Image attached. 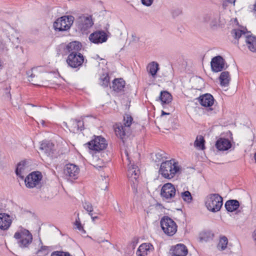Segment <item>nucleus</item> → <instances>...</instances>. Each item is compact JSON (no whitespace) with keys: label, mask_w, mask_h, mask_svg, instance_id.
<instances>
[{"label":"nucleus","mask_w":256,"mask_h":256,"mask_svg":"<svg viewBox=\"0 0 256 256\" xmlns=\"http://www.w3.org/2000/svg\"><path fill=\"white\" fill-rule=\"evenodd\" d=\"M180 170L178 162L172 159L161 164L159 172L164 178L171 179L180 172Z\"/></svg>","instance_id":"obj_1"},{"label":"nucleus","mask_w":256,"mask_h":256,"mask_svg":"<svg viewBox=\"0 0 256 256\" xmlns=\"http://www.w3.org/2000/svg\"><path fill=\"white\" fill-rule=\"evenodd\" d=\"M133 122L132 117L129 114L124 116L122 124L118 123L114 126V132L116 136L123 140L130 132V126Z\"/></svg>","instance_id":"obj_2"},{"label":"nucleus","mask_w":256,"mask_h":256,"mask_svg":"<svg viewBox=\"0 0 256 256\" xmlns=\"http://www.w3.org/2000/svg\"><path fill=\"white\" fill-rule=\"evenodd\" d=\"M222 198L218 194H208L206 198L205 205L207 209L216 212L220 210L222 206Z\"/></svg>","instance_id":"obj_3"},{"label":"nucleus","mask_w":256,"mask_h":256,"mask_svg":"<svg viewBox=\"0 0 256 256\" xmlns=\"http://www.w3.org/2000/svg\"><path fill=\"white\" fill-rule=\"evenodd\" d=\"M14 237L17 240L18 244L21 248H28L32 240L31 233L26 229L22 227L15 232Z\"/></svg>","instance_id":"obj_4"},{"label":"nucleus","mask_w":256,"mask_h":256,"mask_svg":"<svg viewBox=\"0 0 256 256\" xmlns=\"http://www.w3.org/2000/svg\"><path fill=\"white\" fill-rule=\"evenodd\" d=\"M125 154L127 156L128 160L130 161L128 168V176L130 180L132 182V186L134 190H136L138 186V178L139 177L140 172L138 166L132 164L131 162H134L133 160H130L131 157L129 156L128 152L126 150Z\"/></svg>","instance_id":"obj_5"},{"label":"nucleus","mask_w":256,"mask_h":256,"mask_svg":"<svg viewBox=\"0 0 256 256\" xmlns=\"http://www.w3.org/2000/svg\"><path fill=\"white\" fill-rule=\"evenodd\" d=\"M42 176L40 172H34L30 174L26 178V186L30 188H40L42 186Z\"/></svg>","instance_id":"obj_6"},{"label":"nucleus","mask_w":256,"mask_h":256,"mask_svg":"<svg viewBox=\"0 0 256 256\" xmlns=\"http://www.w3.org/2000/svg\"><path fill=\"white\" fill-rule=\"evenodd\" d=\"M74 18L72 16H64L58 18L54 24V28L58 31L67 30L72 26Z\"/></svg>","instance_id":"obj_7"},{"label":"nucleus","mask_w":256,"mask_h":256,"mask_svg":"<svg viewBox=\"0 0 256 256\" xmlns=\"http://www.w3.org/2000/svg\"><path fill=\"white\" fill-rule=\"evenodd\" d=\"M90 150L99 152L106 148L108 144L106 139L102 136H94L86 144Z\"/></svg>","instance_id":"obj_8"},{"label":"nucleus","mask_w":256,"mask_h":256,"mask_svg":"<svg viewBox=\"0 0 256 256\" xmlns=\"http://www.w3.org/2000/svg\"><path fill=\"white\" fill-rule=\"evenodd\" d=\"M160 226L164 232L168 236H172L177 231L176 223L168 216H164L162 218Z\"/></svg>","instance_id":"obj_9"},{"label":"nucleus","mask_w":256,"mask_h":256,"mask_svg":"<svg viewBox=\"0 0 256 256\" xmlns=\"http://www.w3.org/2000/svg\"><path fill=\"white\" fill-rule=\"evenodd\" d=\"M160 194L163 200L171 202L176 194L175 186L171 183L165 184L161 188Z\"/></svg>","instance_id":"obj_10"},{"label":"nucleus","mask_w":256,"mask_h":256,"mask_svg":"<svg viewBox=\"0 0 256 256\" xmlns=\"http://www.w3.org/2000/svg\"><path fill=\"white\" fill-rule=\"evenodd\" d=\"M94 22L91 16L82 14L79 16L76 20L77 28L82 32H84L91 28Z\"/></svg>","instance_id":"obj_11"},{"label":"nucleus","mask_w":256,"mask_h":256,"mask_svg":"<svg viewBox=\"0 0 256 256\" xmlns=\"http://www.w3.org/2000/svg\"><path fill=\"white\" fill-rule=\"evenodd\" d=\"M84 62V57L80 53L70 54L66 59L68 64L72 68H77L80 66Z\"/></svg>","instance_id":"obj_12"},{"label":"nucleus","mask_w":256,"mask_h":256,"mask_svg":"<svg viewBox=\"0 0 256 256\" xmlns=\"http://www.w3.org/2000/svg\"><path fill=\"white\" fill-rule=\"evenodd\" d=\"M64 173L68 178L72 180L78 178L80 174V168L76 164H68L66 165L64 168Z\"/></svg>","instance_id":"obj_13"},{"label":"nucleus","mask_w":256,"mask_h":256,"mask_svg":"<svg viewBox=\"0 0 256 256\" xmlns=\"http://www.w3.org/2000/svg\"><path fill=\"white\" fill-rule=\"evenodd\" d=\"M211 68L214 72H219L227 68L224 60L220 56L213 58L210 62Z\"/></svg>","instance_id":"obj_14"},{"label":"nucleus","mask_w":256,"mask_h":256,"mask_svg":"<svg viewBox=\"0 0 256 256\" xmlns=\"http://www.w3.org/2000/svg\"><path fill=\"white\" fill-rule=\"evenodd\" d=\"M82 47V45L80 42L77 41L72 42L63 46V54L80 53L79 51L81 50Z\"/></svg>","instance_id":"obj_15"},{"label":"nucleus","mask_w":256,"mask_h":256,"mask_svg":"<svg viewBox=\"0 0 256 256\" xmlns=\"http://www.w3.org/2000/svg\"><path fill=\"white\" fill-rule=\"evenodd\" d=\"M43 68L41 66L33 68L31 70L27 72L26 74L28 76V80L35 85H39L37 82L42 81V76L38 75V72H42Z\"/></svg>","instance_id":"obj_16"},{"label":"nucleus","mask_w":256,"mask_h":256,"mask_svg":"<svg viewBox=\"0 0 256 256\" xmlns=\"http://www.w3.org/2000/svg\"><path fill=\"white\" fill-rule=\"evenodd\" d=\"M203 21L209 24L212 28H215L220 24V16L214 14H206L203 17Z\"/></svg>","instance_id":"obj_17"},{"label":"nucleus","mask_w":256,"mask_h":256,"mask_svg":"<svg viewBox=\"0 0 256 256\" xmlns=\"http://www.w3.org/2000/svg\"><path fill=\"white\" fill-rule=\"evenodd\" d=\"M90 40L94 44H102L107 40V36L104 31H96L89 36Z\"/></svg>","instance_id":"obj_18"},{"label":"nucleus","mask_w":256,"mask_h":256,"mask_svg":"<svg viewBox=\"0 0 256 256\" xmlns=\"http://www.w3.org/2000/svg\"><path fill=\"white\" fill-rule=\"evenodd\" d=\"M170 250L172 251V256H186L188 253L187 248L182 244L172 246Z\"/></svg>","instance_id":"obj_19"},{"label":"nucleus","mask_w":256,"mask_h":256,"mask_svg":"<svg viewBox=\"0 0 256 256\" xmlns=\"http://www.w3.org/2000/svg\"><path fill=\"white\" fill-rule=\"evenodd\" d=\"M154 250V247L150 243H144L140 245L136 254L137 256H147Z\"/></svg>","instance_id":"obj_20"},{"label":"nucleus","mask_w":256,"mask_h":256,"mask_svg":"<svg viewBox=\"0 0 256 256\" xmlns=\"http://www.w3.org/2000/svg\"><path fill=\"white\" fill-rule=\"evenodd\" d=\"M40 149L47 156H51L54 152V145L50 141H43L40 144Z\"/></svg>","instance_id":"obj_21"},{"label":"nucleus","mask_w":256,"mask_h":256,"mask_svg":"<svg viewBox=\"0 0 256 256\" xmlns=\"http://www.w3.org/2000/svg\"><path fill=\"white\" fill-rule=\"evenodd\" d=\"M12 220L10 216L6 214H0V228L2 230H8L11 225Z\"/></svg>","instance_id":"obj_22"},{"label":"nucleus","mask_w":256,"mask_h":256,"mask_svg":"<svg viewBox=\"0 0 256 256\" xmlns=\"http://www.w3.org/2000/svg\"><path fill=\"white\" fill-rule=\"evenodd\" d=\"M10 42V38L6 36H0V54L6 55L9 48L8 43Z\"/></svg>","instance_id":"obj_23"},{"label":"nucleus","mask_w":256,"mask_h":256,"mask_svg":"<svg viewBox=\"0 0 256 256\" xmlns=\"http://www.w3.org/2000/svg\"><path fill=\"white\" fill-rule=\"evenodd\" d=\"M216 148L219 150H226L232 146L230 142L227 138H220L216 142Z\"/></svg>","instance_id":"obj_24"},{"label":"nucleus","mask_w":256,"mask_h":256,"mask_svg":"<svg viewBox=\"0 0 256 256\" xmlns=\"http://www.w3.org/2000/svg\"><path fill=\"white\" fill-rule=\"evenodd\" d=\"M199 102L202 106L205 107H210L214 104V98L212 94H206L200 96Z\"/></svg>","instance_id":"obj_25"},{"label":"nucleus","mask_w":256,"mask_h":256,"mask_svg":"<svg viewBox=\"0 0 256 256\" xmlns=\"http://www.w3.org/2000/svg\"><path fill=\"white\" fill-rule=\"evenodd\" d=\"M70 130L73 132H77L84 129V122L81 120H72L70 122Z\"/></svg>","instance_id":"obj_26"},{"label":"nucleus","mask_w":256,"mask_h":256,"mask_svg":"<svg viewBox=\"0 0 256 256\" xmlns=\"http://www.w3.org/2000/svg\"><path fill=\"white\" fill-rule=\"evenodd\" d=\"M246 46L248 49L253 52H256V37L250 34L246 37Z\"/></svg>","instance_id":"obj_27"},{"label":"nucleus","mask_w":256,"mask_h":256,"mask_svg":"<svg viewBox=\"0 0 256 256\" xmlns=\"http://www.w3.org/2000/svg\"><path fill=\"white\" fill-rule=\"evenodd\" d=\"M125 82L122 78H116L112 81V85L110 88L114 91L119 92L123 90Z\"/></svg>","instance_id":"obj_28"},{"label":"nucleus","mask_w":256,"mask_h":256,"mask_svg":"<svg viewBox=\"0 0 256 256\" xmlns=\"http://www.w3.org/2000/svg\"><path fill=\"white\" fill-rule=\"evenodd\" d=\"M220 84L222 86H228L230 80V74L228 72H223L220 74L219 77Z\"/></svg>","instance_id":"obj_29"},{"label":"nucleus","mask_w":256,"mask_h":256,"mask_svg":"<svg viewBox=\"0 0 256 256\" xmlns=\"http://www.w3.org/2000/svg\"><path fill=\"white\" fill-rule=\"evenodd\" d=\"M158 70L159 65L158 63L156 62H150L147 66V71L153 78H156Z\"/></svg>","instance_id":"obj_30"},{"label":"nucleus","mask_w":256,"mask_h":256,"mask_svg":"<svg viewBox=\"0 0 256 256\" xmlns=\"http://www.w3.org/2000/svg\"><path fill=\"white\" fill-rule=\"evenodd\" d=\"M158 98L160 100L162 104L164 106V104H168L172 102V96L168 92L164 91L160 92Z\"/></svg>","instance_id":"obj_31"},{"label":"nucleus","mask_w":256,"mask_h":256,"mask_svg":"<svg viewBox=\"0 0 256 256\" xmlns=\"http://www.w3.org/2000/svg\"><path fill=\"white\" fill-rule=\"evenodd\" d=\"M224 206L228 211L232 212L238 208L240 204L238 200H232L227 201Z\"/></svg>","instance_id":"obj_32"},{"label":"nucleus","mask_w":256,"mask_h":256,"mask_svg":"<svg viewBox=\"0 0 256 256\" xmlns=\"http://www.w3.org/2000/svg\"><path fill=\"white\" fill-rule=\"evenodd\" d=\"M99 84L103 88H106L110 85V77L108 73L100 75L99 78Z\"/></svg>","instance_id":"obj_33"},{"label":"nucleus","mask_w":256,"mask_h":256,"mask_svg":"<svg viewBox=\"0 0 256 256\" xmlns=\"http://www.w3.org/2000/svg\"><path fill=\"white\" fill-rule=\"evenodd\" d=\"M232 34L236 39L238 40L240 38H244L245 41L246 37L250 35L248 32H246L244 31L239 29L234 30Z\"/></svg>","instance_id":"obj_34"},{"label":"nucleus","mask_w":256,"mask_h":256,"mask_svg":"<svg viewBox=\"0 0 256 256\" xmlns=\"http://www.w3.org/2000/svg\"><path fill=\"white\" fill-rule=\"evenodd\" d=\"M204 142V137L202 136H198L194 142V146L198 149L203 150L205 148Z\"/></svg>","instance_id":"obj_35"},{"label":"nucleus","mask_w":256,"mask_h":256,"mask_svg":"<svg viewBox=\"0 0 256 256\" xmlns=\"http://www.w3.org/2000/svg\"><path fill=\"white\" fill-rule=\"evenodd\" d=\"M26 168V162L22 161L20 162H19L18 164L16 170V173L17 176H18L22 178L24 177L23 174L24 172V170H25Z\"/></svg>","instance_id":"obj_36"},{"label":"nucleus","mask_w":256,"mask_h":256,"mask_svg":"<svg viewBox=\"0 0 256 256\" xmlns=\"http://www.w3.org/2000/svg\"><path fill=\"white\" fill-rule=\"evenodd\" d=\"M228 240L225 236H222L220 237L218 244V248L220 250H224L228 245Z\"/></svg>","instance_id":"obj_37"},{"label":"nucleus","mask_w":256,"mask_h":256,"mask_svg":"<svg viewBox=\"0 0 256 256\" xmlns=\"http://www.w3.org/2000/svg\"><path fill=\"white\" fill-rule=\"evenodd\" d=\"M180 196L184 201L187 203H190L192 200L190 192L188 190L182 192L180 194Z\"/></svg>","instance_id":"obj_38"},{"label":"nucleus","mask_w":256,"mask_h":256,"mask_svg":"<svg viewBox=\"0 0 256 256\" xmlns=\"http://www.w3.org/2000/svg\"><path fill=\"white\" fill-rule=\"evenodd\" d=\"M94 166L97 168H101L104 166V164L102 160H101L96 157L94 158Z\"/></svg>","instance_id":"obj_39"},{"label":"nucleus","mask_w":256,"mask_h":256,"mask_svg":"<svg viewBox=\"0 0 256 256\" xmlns=\"http://www.w3.org/2000/svg\"><path fill=\"white\" fill-rule=\"evenodd\" d=\"M83 207L89 213H92L93 207L90 203L88 202H84L83 204Z\"/></svg>","instance_id":"obj_40"},{"label":"nucleus","mask_w":256,"mask_h":256,"mask_svg":"<svg viewBox=\"0 0 256 256\" xmlns=\"http://www.w3.org/2000/svg\"><path fill=\"white\" fill-rule=\"evenodd\" d=\"M51 256H70V254L67 252H54L51 254Z\"/></svg>","instance_id":"obj_41"},{"label":"nucleus","mask_w":256,"mask_h":256,"mask_svg":"<svg viewBox=\"0 0 256 256\" xmlns=\"http://www.w3.org/2000/svg\"><path fill=\"white\" fill-rule=\"evenodd\" d=\"M142 3L146 6H150L153 3L154 0H141Z\"/></svg>","instance_id":"obj_42"},{"label":"nucleus","mask_w":256,"mask_h":256,"mask_svg":"<svg viewBox=\"0 0 256 256\" xmlns=\"http://www.w3.org/2000/svg\"><path fill=\"white\" fill-rule=\"evenodd\" d=\"M75 226H76V228L79 230H81L82 228V226L79 220V219L78 220H76Z\"/></svg>","instance_id":"obj_43"},{"label":"nucleus","mask_w":256,"mask_h":256,"mask_svg":"<svg viewBox=\"0 0 256 256\" xmlns=\"http://www.w3.org/2000/svg\"><path fill=\"white\" fill-rule=\"evenodd\" d=\"M102 243L104 244V245L102 246H106L107 248H108L109 247L111 246V244L108 240H104L102 242Z\"/></svg>","instance_id":"obj_44"},{"label":"nucleus","mask_w":256,"mask_h":256,"mask_svg":"<svg viewBox=\"0 0 256 256\" xmlns=\"http://www.w3.org/2000/svg\"><path fill=\"white\" fill-rule=\"evenodd\" d=\"M132 40L134 42H138L139 40V38L137 36L136 34L132 35Z\"/></svg>","instance_id":"obj_45"},{"label":"nucleus","mask_w":256,"mask_h":256,"mask_svg":"<svg viewBox=\"0 0 256 256\" xmlns=\"http://www.w3.org/2000/svg\"><path fill=\"white\" fill-rule=\"evenodd\" d=\"M137 244V242H136L134 241H133L132 242L131 244H130V246H132V248L134 249L136 246Z\"/></svg>","instance_id":"obj_46"},{"label":"nucleus","mask_w":256,"mask_h":256,"mask_svg":"<svg viewBox=\"0 0 256 256\" xmlns=\"http://www.w3.org/2000/svg\"><path fill=\"white\" fill-rule=\"evenodd\" d=\"M89 214L91 216V218H92V220L93 222H94L96 219H98V217L96 216H92V213H89Z\"/></svg>","instance_id":"obj_47"},{"label":"nucleus","mask_w":256,"mask_h":256,"mask_svg":"<svg viewBox=\"0 0 256 256\" xmlns=\"http://www.w3.org/2000/svg\"><path fill=\"white\" fill-rule=\"evenodd\" d=\"M252 236L254 240L256 241V229L254 231Z\"/></svg>","instance_id":"obj_48"},{"label":"nucleus","mask_w":256,"mask_h":256,"mask_svg":"<svg viewBox=\"0 0 256 256\" xmlns=\"http://www.w3.org/2000/svg\"><path fill=\"white\" fill-rule=\"evenodd\" d=\"M252 12H253L254 14L256 16V1L254 4V5Z\"/></svg>","instance_id":"obj_49"},{"label":"nucleus","mask_w":256,"mask_h":256,"mask_svg":"<svg viewBox=\"0 0 256 256\" xmlns=\"http://www.w3.org/2000/svg\"><path fill=\"white\" fill-rule=\"evenodd\" d=\"M40 122L43 126H46L45 122L44 120H40Z\"/></svg>","instance_id":"obj_50"},{"label":"nucleus","mask_w":256,"mask_h":256,"mask_svg":"<svg viewBox=\"0 0 256 256\" xmlns=\"http://www.w3.org/2000/svg\"><path fill=\"white\" fill-rule=\"evenodd\" d=\"M2 60L0 59V68L2 66Z\"/></svg>","instance_id":"obj_51"},{"label":"nucleus","mask_w":256,"mask_h":256,"mask_svg":"<svg viewBox=\"0 0 256 256\" xmlns=\"http://www.w3.org/2000/svg\"><path fill=\"white\" fill-rule=\"evenodd\" d=\"M169 114L166 113L164 112V111H162V114Z\"/></svg>","instance_id":"obj_52"},{"label":"nucleus","mask_w":256,"mask_h":256,"mask_svg":"<svg viewBox=\"0 0 256 256\" xmlns=\"http://www.w3.org/2000/svg\"><path fill=\"white\" fill-rule=\"evenodd\" d=\"M156 156H161V155H160L159 153H158V154H156Z\"/></svg>","instance_id":"obj_53"},{"label":"nucleus","mask_w":256,"mask_h":256,"mask_svg":"<svg viewBox=\"0 0 256 256\" xmlns=\"http://www.w3.org/2000/svg\"><path fill=\"white\" fill-rule=\"evenodd\" d=\"M254 159H255V161H256V153L254 154Z\"/></svg>","instance_id":"obj_54"},{"label":"nucleus","mask_w":256,"mask_h":256,"mask_svg":"<svg viewBox=\"0 0 256 256\" xmlns=\"http://www.w3.org/2000/svg\"><path fill=\"white\" fill-rule=\"evenodd\" d=\"M136 155H137L138 156H140V154H136Z\"/></svg>","instance_id":"obj_55"},{"label":"nucleus","mask_w":256,"mask_h":256,"mask_svg":"<svg viewBox=\"0 0 256 256\" xmlns=\"http://www.w3.org/2000/svg\"><path fill=\"white\" fill-rule=\"evenodd\" d=\"M106 188H107V186H106L104 189H106ZM103 189H104V188H103Z\"/></svg>","instance_id":"obj_56"},{"label":"nucleus","mask_w":256,"mask_h":256,"mask_svg":"<svg viewBox=\"0 0 256 256\" xmlns=\"http://www.w3.org/2000/svg\"><path fill=\"white\" fill-rule=\"evenodd\" d=\"M107 182H107V181H106H106H105V183L106 184H107Z\"/></svg>","instance_id":"obj_57"}]
</instances>
